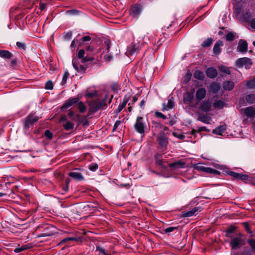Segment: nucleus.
I'll list each match as a JSON object with an SVG mask.
<instances>
[{"instance_id":"a878e982","label":"nucleus","mask_w":255,"mask_h":255,"mask_svg":"<svg viewBox=\"0 0 255 255\" xmlns=\"http://www.w3.org/2000/svg\"><path fill=\"white\" fill-rule=\"evenodd\" d=\"M139 50V48L135 44H132L131 46L128 47V52L131 55L137 53Z\"/></svg>"},{"instance_id":"4d7b16f0","label":"nucleus","mask_w":255,"mask_h":255,"mask_svg":"<svg viewBox=\"0 0 255 255\" xmlns=\"http://www.w3.org/2000/svg\"><path fill=\"white\" fill-rule=\"evenodd\" d=\"M16 46L20 49L25 50L26 48V45L24 43L20 42H16Z\"/></svg>"},{"instance_id":"3c124183","label":"nucleus","mask_w":255,"mask_h":255,"mask_svg":"<svg viewBox=\"0 0 255 255\" xmlns=\"http://www.w3.org/2000/svg\"><path fill=\"white\" fill-rule=\"evenodd\" d=\"M108 97V95H106L105 96V97L102 100H100V103H101V104L102 106L103 107V109L107 107V100Z\"/></svg>"},{"instance_id":"0e129e2a","label":"nucleus","mask_w":255,"mask_h":255,"mask_svg":"<svg viewBox=\"0 0 255 255\" xmlns=\"http://www.w3.org/2000/svg\"><path fill=\"white\" fill-rule=\"evenodd\" d=\"M72 35V32L71 31H69L65 35V38L67 40H69Z\"/></svg>"},{"instance_id":"37998d69","label":"nucleus","mask_w":255,"mask_h":255,"mask_svg":"<svg viewBox=\"0 0 255 255\" xmlns=\"http://www.w3.org/2000/svg\"><path fill=\"white\" fill-rule=\"evenodd\" d=\"M177 229V227H170L166 229H162V233L169 235V234Z\"/></svg>"},{"instance_id":"4c0bfd02","label":"nucleus","mask_w":255,"mask_h":255,"mask_svg":"<svg viewBox=\"0 0 255 255\" xmlns=\"http://www.w3.org/2000/svg\"><path fill=\"white\" fill-rule=\"evenodd\" d=\"M247 243L250 246L251 251L252 252H255V239H250L247 241Z\"/></svg>"},{"instance_id":"393cba45","label":"nucleus","mask_w":255,"mask_h":255,"mask_svg":"<svg viewBox=\"0 0 255 255\" xmlns=\"http://www.w3.org/2000/svg\"><path fill=\"white\" fill-rule=\"evenodd\" d=\"M0 57L4 59H10L12 54L8 50H0Z\"/></svg>"},{"instance_id":"f03ea898","label":"nucleus","mask_w":255,"mask_h":255,"mask_svg":"<svg viewBox=\"0 0 255 255\" xmlns=\"http://www.w3.org/2000/svg\"><path fill=\"white\" fill-rule=\"evenodd\" d=\"M243 236V235L240 234L231 238L229 244L232 250L239 249L245 245V242Z\"/></svg>"},{"instance_id":"c9c22d12","label":"nucleus","mask_w":255,"mask_h":255,"mask_svg":"<svg viewBox=\"0 0 255 255\" xmlns=\"http://www.w3.org/2000/svg\"><path fill=\"white\" fill-rule=\"evenodd\" d=\"M194 75L195 78L199 80H203L204 78V73L200 70H196Z\"/></svg>"},{"instance_id":"49530a36","label":"nucleus","mask_w":255,"mask_h":255,"mask_svg":"<svg viewBox=\"0 0 255 255\" xmlns=\"http://www.w3.org/2000/svg\"><path fill=\"white\" fill-rule=\"evenodd\" d=\"M78 239L76 238V237H67V238H64V239H63L60 243L61 244H64L67 242H69V241H78Z\"/></svg>"},{"instance_id":"8fccbe9b","label":"nucleus","mask_w":255,"mask_h":255,"mask_svg":"<svg viewBox=\"0 0 255 255\" xmlns=\"http://www.w3.org/2000/svg\"><path fill=\"white\" fill-rule=\"evenodd\" d=\"M91 40V37L90 36L86 35L83 36L81 38V42H80V44H83L84 42H89Z\"/></svg>"},{"instance_id":"603ef678","label":"nucleus","mask_w":255,"mask_h":255,"mask_svg":"<svg viewBox=\"0 0 255 255\" xmlns=\"http://www.w3.org/2000/svg\"><path fill=\"white\" fill-rule=\"evenodd\" d=\"M98 168V165L96 163H92L89 165V169L92 171H95Z\"/></svg>"},{"instance_id":"f257e3e1","label":"nucleus","mask_w":255,"mask_h":255,"mask_svg":"<svg viewBox=\"0 0 255 255\" xmlns=\"http://www.w3.org/2000/svg\"><path fill=\"white\" fill-rule=\"evenodd\" d=\"M85 52L83 49H81L78 53L77 61L75 59L72 60V65L74 69L78 72L81 73H85L87 70V66L91 64L94 58L92 57L85 56Z\"/></svg>"},{"instance_id":"4468645a","label":"nucleus","mask_w":255,"mask_h":255,"mask_svg":"<svg viewBox=\"0 0 255 255\" xmlns=\"http://www.w3.org/2000/svg\"><path fill=\"white\" fill-rule=\"evenodd\" d=\"M198 211H201V208L199 207H195L189 211L184 212L183 213V216L184 217H191L192 216L196 215V212Z\"/></svg>"},{"instance_id":"b1692460","label":"nucleus","mask_w":255,"mask_h":255,"mask_svg":"<svg viewBox=\"0 0 255 255\" xmlns=\"http://www.w3.org/2000/svg\"><path fill=\"white\" fill-rule=\"evenodd\" d=\"M151 124V128L152 130V132H157L159 129L162 128V125L159 122L152 121Z\"/></svg>"},{"instance_id":"6e6d98bb","label":"nucleus","mask_w":255,"mask_h":255,"mask_svg":"<svg viewBox=\"0 0 255 255\" xmlns=\"http://www.w3.org/2000/svg\"><path fill=\"white\" fill-rule=\"evenodd\" d=\"M229 175L233 177L235 179H239V177L240 176V173H238L233 171H229L228 173Z\"/></svg>"},{"instance_id":"39448f33","label":"nucleus","mask_w":255,"mask_h":255,"mask_svg":"<svg viewBox=\"0 0 255 255\" xmlns=\"http://www.w3.org/2000/svg\"><path fill=\"white\" fill-rule=\"evenodd\" d=\"M39 117L35 116L33 114H30L26 118L24 123V128L28 129L29 128L32 126L39 120Z\"/></svg>"},{"instance_id":"7c9ffc66","label":"nucleus","mask_w":255,"mask_h":255,"mask_svg":"<svg viewBox=\"0 0 255 255\" xmlns=\"http://www.w3.org/2000/svg\"><path fill=\"white\" fill-rule=\"evenodd\" d=\"M236 36V33L235 32H228L226 35V39L227 41H232L235 38Z\"/></svg>"},{"instance_id":"2eb2a0df","label":"nucleus","mask_w":255,"mask_h":255,"mask_svg":"<svg viewBox=\"0 0 255 255\" xmlns=\"http://www.w3.org/2000/svg\"><path fill=\"white\" fill-rule=\"evenodd\" d=\"M211 103L209 101H203L200 106V109L205 112H209L211 108Z\"/></svg>"},{"instance_id":"a19ab883","label":"nucleus","mask_w":255,"mask_h":255,"mask_svg":"<svg viewBox=\"0 0 255 255\" xmlns=\"http://www.w3.org/2000/svg\"><path fill=\"white\" fill-rule=\"evenodd\" d=\"M225 103L222 100L217 101L215 103H213V107L215 108H220L221 109L223 108L224 106Z\"/></svg>"},{"instance_id":"72a5a7b5","label":"nucleus","mask_w":255,"mask_h":255,"mask_svg":"<svg viewBox=\"0 0 255 255\" xmlns=\"http://www.w3.org/2000/svg\"><path fill=\"white\" fill-rule=\"evenodd\" d=\"M211 91L214 93H216L220 88V86L217 83H212L210 86Z\"/></svg>"},{"instance_id":"de8ad7c7","label":"nucleus","mask_w":255,"mask_h":255,"mask_svg":"<svg viewBox=\"0 0 255 255\" xmlns=\"http://www.w3.org/2000/svg\"><path fill=\"white\" fill-rule=\"evenodd\" d=\"M69 75V74L68 71H65L64 72V74L63 76L62 81L61 83V84L64 85L66 83L67 80V78H68Z\"/></svg>"},{"instance_id":"cd10ccee","label":"nucleus","mask_w":255,"mask_h":255,"mask_svg":"<svg viewBox=\"0 0 255 255\" xmlns=\"http://www.w3.org/2000/svg\"><path fill=\"white\" fill-rule=\"evenodd\" d=\"M155 160H156V163L158 165H160L162 167L165 168V167L163 165V163L164 161H163L162 159V155L160 154H156L154 156Z\"/></svg>"},{"instance_id":"5fc2aeb1","label":"nucleus","mask_w":255,"mask_h":255,"mask_svg":"<svg viewBox=\"0 0 255 255\" xmlns=\"http://www.w3.org/2000/svg\"><path fill=\"white\" fill-rule=\"evenodd\" d=\"M45 88L48 90H52L53 88L52 82L51 81L47 82Z\"/></svg>"},{"instance_id":"58836bf2","label":"nucleus","mask_w":255,"mask_h":255,"mask_svg":"<svg viewBox=\"0 0 255 255\" xmlns=\"http://www.w3.org/2000/svg\"><path fill=\"white\" fill-rule=\"evenodd\" d=\"M251 18L250 11H246L243 13L241 19L244 21H248Z\"/></svg>"},{"instance_id":"f8f14e48","label":"nucleus","mask_w":255,"mask_h":255,"mask_svg":"<svg viewBox=\"0 0 255 255\" xmlns=\"http://www.w3.org/2000/svg\"><path fill=\"white\" fill-rule=\"evenodd\" d=\"M52 228H53L52 227L46 226L45 227L43 232L39 235V237H45L53 235L54 232L51 230Z\"/></svg>"},{"instance_id":"412c9836","label":"nucleus","mask_w":255,"mask_h":255,"mask_svg":"<svg viewBox=\"0 0 255 255\" xmlns=\"http://www.w3.org/2000/svg\"><path fill=\"white\" fill-rule=\"evenodd\" d=\"M234 83L232 81H225L223 83V87L225 90L231 91L234 87Z\"/></svg>"},{"instance_id":"338daca9","label":"nucleus","mask_w":255,"mask_h":255,"mask_svg":"<svg viewBox=\"0 0 255 255\" xmlns=\"http://www.w3.org/2000/svg\"><path fill=\"white\" fill-rule=\"evenodd\" d=\"M121 122L120 121H117L114 126L113 130H115L117 129L118 127L121 124Z\"/></svg>"},{"instance_id":"13d9d810","label":"nucleus","mask_w":255,"mask_h":255,"mask_svg":"<svg viewBox=\"0 0 255 255\" xmlns=\"http://www.w3.org/2000/svg\"><path fill=\"white\" fill-rule=\"evenodd\" d=\"M44 135L49 139H51L52 138V134L49 130L45 131Z\"/></svg>"},{"instance_id":"6e6552de","label":"nucleus","mask_w":255,"mask_h":255,"mask_svg":"<svg viewBox=\"0 0 255 255\" xmlns=\"http://www.w3.org/2000/svg\"><path fill=\"white\" fill-rule=\"evenodd\" d=\"M194 95L193 92H186L183 95V102L186 105H190L194 99Z\"/></svg>"},{"instance_id":"4be33fe9","label":"nucleus","mask_w":255,"mask_h":255,"mask_svg":"<svg viewBox=\"0 0 255 255\" xmlns=\"http://www.w3.org/2000/svg\"><path fill=\"white\" fill-rule=\"evenodd\" d=\"M162 106V111H168L174 107V102L172 99H170L168 101L167 104L163 103Z\"/></svg>"},{"instance_id":"e433bc0d","label":"nucleus","mask_w":255,"mask_h":255,"mask_svg":"<svg viewBox=\"0 0 255 255\" xmlns=\"http://www.w3.org/2000/svg\"><path fill=\"white\" fill-rule=\"evenodd\" d=\"M96 251H98L99 254L101 255H111L110 253H109L104 248L101 247H97Z\"/></svg>"},{"instance_id":"9b49d317","label":"nucleus","mask_w":255,"mask_h":255,"mask_svg":"<svg viewBox=\"0 0 255 255\" xmlns=\"http://www.w3.org/2000/svg\"><path fill=\"white\" fill-rule=\"evenodd\" d=\"M244 114L248 117H255V109L253 107H249L242 109Z\"/></svg>"},{"instance_id":"ddd939ff","label":"nucleus","mask_w":255,"mask_h":255,"mask_svg":"<svg viewBox=\"0 0 255 255\" xmlns=\"http://www.w3.org/2000/svg\"><path fill=\"white\" fill-rule=\"evenodd\" d=\"M79 98H74L68 100L66 103H65L61 107V109H67L70 107L72 106L75 104L78 103Z\"/></svg>"},{"instance_id":"052dcab7","label":"nucleus","mask_w":255,"mask_h":255,"mask_svg":"<svg viewBox=\"0 0 255 255\" xmlns=\"http://www.w3.org/2000/svg\"><path fill=\"white\" fill-rule=\"evenodd\" d=\"M105 44L106 45V50H107L108 52L110 47L111 41L109 39H107L105 41Z\"/></svg>"},{"instance_id":"a211bd4d","label":"nucleus","mask_w":255,"mask_h":255,"mask_svg":"<svg viewBox=\"0 0 255 255\" xmlns=\"http://www.w3.org/2000/svg\"><path fill=\"white\" fill-rule=\"evenodd\" d=\"M68 175L73 178L74 179L78 181L83 180L84 178L82 174L78 172H71L68 173Z\"/></svg>"},{"instance_id":"bf43d9fd","label":"nucleus","mask_w":255,"mask_h":255,"mask_svg":"<svg viewBox=\"0 0 255 255\" xmlns=\"http://www.w3.org/2000/svg\"><path fill=\"white\" fill-rule=\"evenodd\" d=\"M243 225H244V227L245 228L246 231L248 233H252L250 227L249 225L248 224V223H247V222L243 223Z\"/></svg>"},{"instance_id":"f704fd0d","label":"nucleus","mask_w":255,"mask_h":255,"mask_svg":"<svg viewBox=\"0 0 255 255\" xmlns=\"http://www.w3.org/2000/svg\"><path fill=\"white\" fill-rule=\"evenodd\" d=\"M199 120L201 121L202 122L205 123V124H209L210 123V121H211V119L210 118L207 116H205V115H200L199 117Z\"/></svg>"},{"instance_id":"680f3d73","label":"nucleus","mask_w":255,"mask_h":255,"mask_svg":"<svg viewBox=\"0 0 255 255\" xmlns=\"http://www.w3.org/2000/svg\"><path fill=\"white\" fill-rule=\"evenodd\" d=\"M23 251H25V250H24V248H23V247L22 246L15 248L14 250V252L16 253H18L21 252Z\"/></svg>"},{"instance_id":"473e14b6","label":"nucleus","mask_w":255,"mask_h":255,"mask_svg":"<svg viewBox=\"0 0 255 255\" xmlns=\"http://www.w3.org/2000/svg\"><path fill=\"white\" fill-rule=\"evenodd\" d=\"M246 86L249 89H255V77L251 81H246L245 82Z\"/></svg>"},{"instance_id":"20e7f679","label":"nucleus","mask_w":255,"mask_h":255,"mask_svg":"<svg viewBox=\"0 0 255 255\" xmlns=\"http://www.w3.org/2000/svg\"><path fill=\"white\" fill-rule=\"evenodd\" d=\"M236 65L239 67H243L244 66L246 69H249L253 65V62L249 58H241L237 60Z\"/></svg>"},{"instance_id":"c85d7f7f","label":"nucleus","mask_w":255,"mask_h":255,"mask_svg":"<svg viewBox=\"0 0 255 255\" xmlns=\"http://www.w3.org/2000/svg\"><path fill=\"white\" fill-rule=\"evenodd\" d=\"M129 100V97L125 96L122 104H120L118 108V112H120L126 106V104Z\"/></svg>"},{"instance_id":"aec40b11","label":"nucleus","mask_w":255,"mask_h":255,"mask_svg":"<svg viewBox=\"0 0 255 255\" xmlns=\"http://www.w3.org/2000/svg\"><path fill=\"white\" fill-rule=\"evenodd\" d=\"M237 230V227L234 225H231L228 227L226 230V236L228 238H232V235L234 234Z\"/></svg>"},{"instance_id":"09e8293b","label":"nucleus","mask_w":255,"mask_h":255,"mask_svg":"<svg viewBox=\"0 0 255 255\" xmlns=\"http://www.w3.org/2000/svg\"><path fill=\"white\" fill-rule=\"evenodd\" d=\"M195 168L199 171H203V172H205L206 170H207V167L203 166L200 165V164H198L196 165L195 166Z\"/></svg>"},{"instance_id":"c756f323","label":"nucleus","mask_w":255,"mask_h":255,"mask_svg":"<svg viewBox=\"0 0 255 255\" xmlns=\"http://www.w3.org/2000/svg\"><path fill=\"white\" fill-rule=\"evenodd\" d=\"M246 100L247 102L250 104L255 103V94H250L246 96Z\"/></svg>"},{"instance_id":"1a4fd4ad","label":"nucleus","mask_w":255,"mask_h":255,"mask_svg":"<svg viewBox=\"0 0 255 255\" xmlns=\"http://www.w3.org/2000/svg\"><path fill=\"white\" fill-rule=\"evenodd\" d=\"M103 108L100 103V99H98L93 101L90 104V111L92 112H96L101 109Z\"/></svg>"},{"instance_id":"9d476101","label":"nucleus","mask_w":255,"mask_h":255,"mask_svg":"<svg viewBox=\"0 0 255 255\" xmlns=\"http://www.w3.org/2000/svg\"><path fill=\"white\" fill-rule=\"evenodd\" d=\"M185 164L186 163L184 161L183 159H181L170 163L168 166L171 169H177L183 168Z\"/></svg>"},{"instance_id":"423d86ee","label":"nucleus","mask_w":255,"mask_h":255,"mask_svg":"<svg viewBox=\"0 0 255 255\" xmlns=\"http://www.w3.org/2000/svg\"><path fill=\"white\" fill-rule=\"evenodd\" d=\"M142 10V7L140 4H135L130 9V15L135 18H138Z\"/></svg>"},{"instance_id":"ea45409f","label":"nucleus","mask_w":255,"mask_h":255,"mask_svg":"<svg viewBox=\"0 0 255 255\" xmlns=\"http://www.w3.org/2000/svg\"><path fill=\"white\" fill-rule=\"evenodd\" d=\"M213 42V39L211 37L207 38L201 44L203 47H207L210 46Z\"/></svg>"},{"instance_id":"6ab92c4d","label":"nucleus","mask_w":255,"mask_h":255,"mask_svg":"<svg viewBox=\"0 0 255 255\" xmlns=\"http://www.w3.org/2000/svg\"><path fill=\"white\" fill-rule=\"evenodd\" d=\"M238 48L239 51L241 52H245L248 49V43L247 42L243 39H241L239 42Z\"/></svg>"},{"instance_id":"a18cd8bd","label":"nucleus","mask_w":255,"mask_h":255,"mask_svg":"<svg viewBox=\"0 0 255 255\" xmlns=\"http://www.w3.org/2000/svg\"><path fill=\"white\" fill-rule=\"evenodd\" d=\"M207 170H206V171H205V172H206V173L214 174H216V175H218L220 174V171H219L216 169H213V168H211L210 167H207Z\"/></svg>"},{"instance_id":"79ce46f5","label":"nucleus","mask_w":255,"mask_h":255,"mask_svg":"<svg viewBox=\"0 0 255 255\" xmlns=\"http://www.w3.org/2000/svg\"><path fill=\"white\" fill-rule=\"evenodd\" d=\"M68 115L73 121L78 120L81 117V115L79 114H77L74 116V112L73 111H70L68 113Z\"/></svg>"},{"instance_id":"0eeeda50","label":"nucleus","mask_w":255,"mask_h":255,"mask_svg":"<svg viewBox=\"0 0 255 255\" xmlns=\"http://www.w3.org/2000/svg\"><path fill=\"white\" fill-rule=\"evenodd\" d=\"M157 141L162 147H166L168 144V139L164 132H161L157 136Z\"/></svg>"},{"instance_id":"5701e85b","label":"nucleus","mask_w":255,"mask_h":255,"mask_svg":"<svg viewBox=\"0 0 255 255\" xmlns=\"http://www.w3.org/2000/svg\"><path fill=\"white\" fill-rule=\"evenodd\" d=\"M226 129V125L224 124L222 126H219L217 128H216L215 129H213V132L214 134H216L217 135H222V133L225 131V130Z\"/></svg>"},{"instance_id":"69168bd1","label":"nucleus","mask_w":255,"mask_h":255,"mask_svg":"<svg viewBox=\"0 0 255 255\" xmlns=\"http://www.w3.org/2000/svg\"><path fill=\"white\" fill-rule=\"evenodd\" d=\"M221 70L227 74H230L231 73V71H230V70L226 67H222L221 68Z\"/></svg>"},{"instance_id":"bb28decb","label":"nucleus","mask_w":255,"mask_h":255,"mask_svg":"<svg viewBox=\"0 0 255 255\" xmlns=\"http://www.w3.org/2000/svg\"><path fill=\"white\" fill-rule=\"evenodd\" d=\"M223 45V43L222 41H218L214 45L213 47V52L216 54H219L220 52V47Z\"/></svg>"},{"instance_id":"dca6fc26","label":"nucleus","mask_w":255,"mask_h":255,"mask_svg":"<svg viewBox=\"0 0 255 255\" xmlns=\"http://www.w3.org/2000/svg\"><path fill=\"white\" fill-rule=\"evenodd\" d=\"M206 94V91L205 88H201L197 90L196 93V97L198 100L203 99Z\"/></svg>"},{"instance_id":"774afa93","label":"nucleus","mask_w":255,"mask_h":255,"mask_svg":"<svg viewBox=\"0 0 255 255\" xmlns=\"http://www.w3.org/2000/svg\"><path fill=\"white\" fill-rule=\"evenodd\" d=\"M248 176L246 175L240 174V176L239 177L238 179H240L242 180H247L248 179Z\"/></svg>"},{"instance_id":"7ed1b4c3","label":"nucleus","mask_w":255,"mask_h":255,"mask_svg":"<svg viewBox=\"0 0 255 255\" xmlns=\"http://www.w3.org/2000/svg\"><path fill=\"white\" fill-rule=\"evenodd\" d=\"M135 130L138 133L144 135L146 125L143 122V118L141 117H137L135 124L134 126Z\"/></svg>"},{"instance_id":"864d4df0","label":"nucleus","mask_w":255,"mask_h":255,"mask_svg":"<svg viewBox=\"0 0 255 255\" xmlns=\"http://www.w3.org/2000/svg\"><path fill=\"white\" fill-rule=\"evenodd\" d=\"M155 115L157 118H161L163 119H166L167 118L165 115H164L161 112H157V111L155 112Z\"/></svg>"},{"instance_id":"f3484780","label":"nucleus","mask_w":255,"mask_h":255,"mask_svg":"<svg viewBox=\"0 0 255 255\" xmlns=\"http://www.w3.org/2000/svg\"><path fill=\"white\" fill-rule=\"evenodd\" d=\"M206 75L210 78H215L217 77L218 73L216 69L213 67H210L206 71Z\"/></svg>"},{"instance_id":"e2e57ef3","label":"nucleus","mask_w":255,"mask_h":255,"mask_svg":"<svg viewBox=\"0 0 255 255\" xmlns=\"http://www.w3.org/2000/svg\"><path fill=\"white\" fill-rule=\"evenodd\" d=\"M78 40L77 38H74L72 41V43H71V48H75V47L76 46L77 43H78Z\"/></svg>"},{"instance_id":"2f4dec72","label":"nucleus","mask_w":255,"mask_h":255,"mask_svg":"<svg viewBox=\"0 0 255 255\" xmlns=\"http://www.w3.org/2000/svg\"><path fill=\"white\" fill-rule=\"evenodd\" d=\"M64 128L66 130L72 129L74 128V124L70 121H66L65 124H63Z\"/></svg>"},{"instance_id":"c03bdc74","label":"nucleus","mask_w":255,"mask_h":255,"mask_svg":"<svg viewBox=\"0 0 255 255\" xmlns=\"http://www.w3.org/2000/svg\"><path fill=\"white\" fill-rule=\"evenodd\" d=\"M77 103L78 104V108L80 112L81 113H84L86 110V107L84 104L82 102H78Z\"/></svg>"}]
</instances>
